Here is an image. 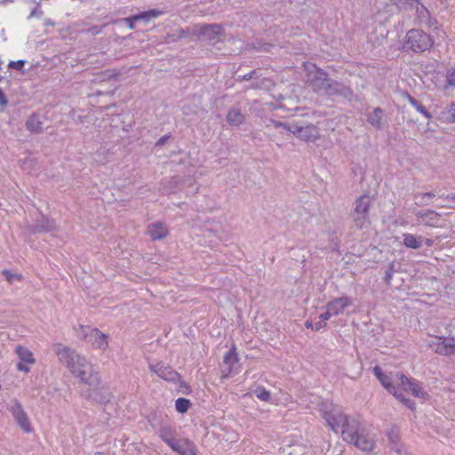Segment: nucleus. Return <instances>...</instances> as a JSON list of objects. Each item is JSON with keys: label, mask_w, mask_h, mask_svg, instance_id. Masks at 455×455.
I'll list each match as a JSON object with an SVG mask.
<instances>
[{"label": "nucleus", "mask_w": 455, "mask_h": 455, "mask_svg": "<svg viewBox=\"0 0 455 455\" xmlns=\"http://www.w3.org/2000/svg\"><path fill=\"white\" fill-rule=\"evenodd\" d=\"M388 439L393 443H395V442H396V440H395L396 436H395V435H393L392 433L388 434Z\"/></svg>", "instance_id": "nucleus-38"}, {"label": "nucleus", "mask_w": 455, "mask_h": 455, "mask_svg": "<svg viewBox=\"0 0 455 455\" xmlns=\"http://www.w3.org/2000/svg\"><path fill=\"white\" fill-rule=\"evenodd\" d=\"M332 316L331 312L327 308L326 312L320 315L321 321L325 323L326 320L330 319Z\"/></svg>", "instance_id": "nucleus-34"}, {"label": "nucleus", "mask_w": 455, "mask_h": 455, "mask_svg": "<svg viewBox=\"0 0 455 455\" xmlns=\"http://www.w3.org/2000/svg\"><path fill=\"white\" fill-rule=\"evenodd\" d=\"M227 119L231 125H238L243 123V116L239 109L233 108L228 113Z\"/></svg>", "instance_id": "nucleus-24"}, {"label": "nucleus", "mask_w": 455, "mask_h": 455, "mask_svg": "<svg viewBox=\"0 0 455 455\" xmlns=\"http://www.w3.org/2000/svg\"><path fill=\"white\" fill-rule=\"evenodd\" d=\"M160 14H161V12L156 10H150V11L144 12L140 14L133 15L132 17L125 19V23L131 29H133L135 27V25H134L135 21L140 20L148 21L151 19H155V18L158 17Z\"/></svg>", "instance_id": "nucleus-16"}, {"label": "nucleus", "mask_w": 455, "mask_h": 455, "mask_svg": "<svg viewBox=\"0 0 455 455\" xmlns=\"http://www.w3.org/2000/svg\"><path fill=\"white\" fill-rule=\"evenodd\" d=\"M400 403L404 404L407 408H409L411 411L415 410V403L411 399L400 395Z\"/></svg>", "instance_id": "nucleus-32"}, {"label": "nucleus", "mask_w": 455, "mask_h": 455, "mask_svg": "<svg viewBox=\"0 0 455 455\" xmlns=\"http://www.w3.org/2000/svg\"><path fill=\"white\" fill-rule=\"evenodd\" d=\"M435 352L440 355H449L455 353V341L453 339L441 338L435 346Z\"/></svg>", "instance_id": "nucleus-17"}, {"label": "nucleus", "mask_w": 455, "mask_h": 455, "mask_svg": "<svg viewBox=\"0 0 455 455\" xmlns=\"http://www.w3.org/2000/svg\"><path fill=\"white\" fill-rule=\"evenodd\" d=\"M190 405H191L190 401L188 399L183 398V397L178 398L175 402V408H176L177 411H179L180 413L187 412L188 410L189 409Z\"/></svg>", "instance_id": "nucleus-26"}, {"label": "nucleus", "mask_w": 455, "mask_h": 455, "mask_svg": "<svg viewBox=\"0 0 455 455\" xmlns=\"http://www.w3.org/2000/svg\"><path fill=\"white\" fill-rule=\"evenodd\" d=\"M351 305L352 301L348 297H341L330 301L327 304V308L331 312L332 315H338Z\"/></svg>", "instance_id": "nucleus-12"}, {"label": "nucleus", "mask_w": 455, "mask_h": 455, "mask_svg": "<svg viewBox=\"0 0 455 455\" xmlns=\"http://www.w3.org/2000/svg\"><path fill=\"white\" fill-rule=\"evenodd\" d=\"M443 115L447 122H455V101L449 105L447 112H443Z\"/></svg>", "instance_id": "nucleus-28"}, {"label": "nucleus", "mask_w": 455, "mask_h": 455, "mask_svg": "<svg viewBox=\"0 0 455 455\" xmlns=\"http://www.w3.org/2000/svg\"><path fill=\"white\" fill-rule=\"evenodd\" d=\"M28 130L33 132H37L42 130V123L39 121L37 116H31L26 123Z\"/></svg>", "instance_id": "nucleus-25"}, {"label": "nucleus", "mask_w": 455, "mask_h": 455, "mask_svg": "<svg viewBox=\"0 0 455 455\" xmlns=\"http://www.w3.org/2000/svg\"><path fill=\"white\" fill-rule=\"evenodd\" d=\"M371 202L369 196L363 195L355 203L354 220L359 228H362L367 220Z\"/></svg>", "instance_id": "nucleus-5"}, {"label": "nucleus", "mask_w": 455, "mask_h": 455, "mask_svg": "<svg viewBox=\"0 0 455 455\" xmlns=\"http://www.w3.org/2000/svg\"><path fill=\"white\" fill-rule=\"evenodd\" d=\"M256 395L260 401L268 402L270 399V392L265 387H259L256 391Z\"/></svg>", "instance_id": "nucleus-29"}, {"label": "nucleus", "mask_w": 455, "mask_h": 455, "mask_svg": "<svg viewBox=\"0 0 455 455\" xmlns=\"http://www.w3.org/2000/svg\"><path fill=\"white\" fill-rule=\"evenodd\" d=\"M305 326H306L307 329H312V330H314V331H315V326H314V324H313L311 322H309V321H307V322L305 323Z\"/></svg>", "instance_id": "nucleus-39"}, {"label": "nucleus", "mask_w": 455, "mask_h": 455, "mask_svg": "<svg viewBox=\"0 0 455 455\" xmlns=\"http://www.w3.org/2000/svg\"><path fill=\"white\" fill-rule=\"evenodd\" d=\"M400 387H402L403 390L411 393L415 397L422 400H427L429 397L427 392L422 387L421 383L415 379L400 375Z\"/></svg>", "instance_id": "nucleus-4"}, {"label": "nucleus", "mask_w": 455, "mask_h": 455, "mask_svg": "<svg viewBox=\"0 0 455 455\" xmlns=\"http://www.w3.org/2000/svg\"><path fill=\"white\" fill-rule=\"evenodd\" d=\"M425 243L427 246H431L433 244V240L431 239H426Z\"/></svg>", "instance_id": "nucleus-40"}, {"label": "nucleus", "mask_w": 455, "mask_h": 455, "mask_svg": "<svg viewBox=\"0 0 455 455\" xmlns=\"http://www.w3.org/2000/svg\"><path fill=\"white\" fill-rule=\"evenodd\" d=\"M149 369L158 377L166 381L174 382L180 378V375L176 371H174L170 365L164 364L163 363L150 364Z\"/></svg>", "instance_id": "nucleus-8"}, {"label": "nucleus", "mask_w": 455, "mask_h": 455, "mask_svg": "<svg viewBox=\"0 0 455 455\" xmlns=\"http://www.w3.org/2000/svg\"><path fill=\"white\" fill-rule=\"evenodd\" d=\"M168 444L173 451L180 455H196V448L195 444L188 439H181L177 441H168Z\"/></svg>", "instance_id": "nucleus-9"}, {"label": "nucleus", "mask_w": 455, "mask_h": 455, "mask_svg": "<svg viewBox=\"0 0 455 455\" xmlns=\"http://www.w3.org/2000/svg\"><path fill=\"white\" fill-rule=\"evenodd\" d=\"M394 272H395V271H394V269H393V268H391V270H390V271H387V273H386V275H385V277H384V279H385V281H386V283H389L390 280H391V279H392V277H393Z\"/></svg>", "instance_id": "nucleus-35"}, {"label": "nucleus", "mask_w": 455, "mask_h": 455, "mask_svg": "<svg viewBox=\"0 0 455 455\" xmlns=\"http://www.w3.org/2000/svg\"><path fill=\"white\" fill-rule=\"evenodd\" d=\"M15 352L20 359V362L17 364V369L28 373L30 371V367L36 363L33 353L23 346H17Z\"/></svg>", "instance_id": "nucleus-6"}, {"label": "nucleus", "mask_w": 455, "mask_h": 455, "mask_svg": "<svg viewBox=\"0 0 455 455\" xmlns=\"http://www.w3.org/2000/svg\"><path fill=\"white\" fill-rule=\"evenodd\" d=\"M314 326H315V331H317L325 326V323L320 321V322H317Z\"/></svg>", "instance_id": "nucleus-37"}, {"label": "nucleus", "mask_w": 455, "mask_h": 455, "mask_svg": "<svg viewBox=\"0 0 455 455\" xmlns=\"http://www.w3.org/2000/svg\"><path fill=\"white\" fill-rule=\"evenodd\" d=\"M90 336L92 339L93 346L97 348L105 350L108 347V336L100 331L98 329H92Z\"/></svg>", "instance_id": "nucleus-19"}, {"label": "nucleus", "mask_w": 455, "mask_h": 455, "mask_svg": "<svg viewBox=\"0 0 455 455\" xmlns=\"http://www.w3.org/2000/svg\"><path fill=\"white\" fill-rule=\"evenodd\" d=\"M239 361L236 352V347L232 345L229 351L225 354L223 362L228 365L227 373L223 374L222 378H228L233 373V368Z\"/></svg>", "instance_id": "nucleus-14"}, {"label": "nucleus", "mask_w": 455, "mask_h": 455, "mask_svg": "<svg viewBox=\"0 0 455 455\" xmlns=\"http://www.w3.org/2000/svg\"><path fill=\"white\" fill-rule=\"evenodd\" d=\"M148 232L153 240L163 239L168 235L166 227L159 222L149 225Z\"/></svg>", "instance_id": "nucleus-18"}, {"label": "nucleus", "mask_w": 455, "mask_h": 455, "mask_svg": "<svg viewBox=\"0 0 455 455\" xmlns=\"http://www.w3.org/2000/svg\"><path fill=\"white\" fill-rule=\"evenodd\" d=\"M400 4H403L404 9H415L421 21L427 22L429 20L428 10L419 0H400Z\"/></svg>", "instance_id": "nucleus-11"}, {"label": "nucleus", "mask_w": 455, "mask_h": 455, "mask_svg": "<svg viewBox=\"0 0 455 455\" xmlns=\"http://www.w3.org/2000/svg\"><path fill=\"white\" fill-rule=\"evenodd\" d=\"M417 217L420 218L422 222L430 227H440L441 218L440 214L435 211L419 212Z\"/></svg>", "instance_id": "nucleus-15"}, {"label": "nucleus", "mask_w": 455, "mask_h": 455, "mask_svg": "<svg viewBox=\"0 0 455 455\" xmlns=\"http://www.w3.org/2000/svg\"><path fill=\"white\" fill-rule=\"evenodd\" d=\"M435 196L436 193L435 191L426 193H416L413 196V200L417 205L425 206L429 205Z\"/></svg>", "instance_id": "nucleus-22"}, {"label": "nucleus", "mask_w": 455, "mask_h": 455, "mask_svg": "<svg viewBox=\"0 0 455 455\" xmlns=\"http://www.w3.org/2000/svg\"><path fill=\"white\" fill-rule=\"evenodd\" d=\"M294 133H296L299 139L306 141H315L319 136V131L317 127L314 125L299 127L294 132Z\"/></svg>", "instance_id": "nucleus-13"}, {"label": "nucleus", "mask_w": 455, "mask_h": 455, "mask_svg": "<svg viewBox=\"0 0 455 455\" xmlns=\"http://www.w3.org/2000/svg\"><path fill=\"white\" fill-rule=\"evenodd\" d=\"M320 411L333 432L338 433L340 430L345 442L363 451H371L373 449L374 439L361 427L357 419L349 418L339 406L332 403H323Z\"/></svg>", "instance_id": "nucleus-1"}, {"label": "nucleus", "mask_w": 455, "mask_h": 455, "mask_svg": "<svg viewBox=\"0 0 455 455\" xmlns=\"http://www.w3.org/2000/svg\"><path fill=\"white\" fill-rule=\"evenodd\" d=\"M201 33L208 39H215L223 34V28L220 25H205L202 28Z\"/></svg>", "instance_id": "nucleus-23"}, {"label": "nucleus", "mask_w": 455, "mask_h": 455, "mask_svg": "<svg viewBox=\"0 0 455 455\" xmlns=\"http://www.w3.org/2000/svg\"><path fill=\"white\" fill-rule=\"evenodd\" d=\"M403 244L407 248L411 249H419L422 247L424 243V238L420 235H415L412 234H403Z\"/></svg>", "instance_id": "nucleus-20"}, {"label": "nucleus", "mask_w": 455, "mask_h": 455, "mask_svg": "<svg viewBox=\"0 0 455 455\" xmlns=\"http://www.w3.org/2000/svg\"><path fill=\"white\" fill-rule=\"evenodd\" d=\"M382 117V110L376 108L373 113L369 116L368 121L374 126H379L380 119Z\"/></svg>", "instance_id": "nucleus-27"}, {"label": "nucleus", "mask_w": 455, "mask_h": 455, "mask_svg": "<svg viewBox=\"0 0 455 455\" xmlns=\"http://www.w3.org/2000/svg\"><path fill=\"white\" fill-rule=\"evenodd\" d=\"M4 275L6 276L7 280H8V282H9L10 283H12V281H13V278H14V277H15V278H17L18 280H20V279H21V276H20V275H12L10 271H8V270H4Z\"/></svg>", "instance_id": "nucleus-33"}, {"label": "nucleus", "mask_w": 455, "mask_h": 455, "mask_svg": "<svg viewBox=\"0 0 455 455\" xmlns=\"http://www.w3.org/2000/svg\"><path fill=\"white\" fill-rule=\"evenodd\" d=\"M59 360L68 366L72 374L90 386L100 384V377L92 369V364L83 356L61 344L54 345Z\"/></svg>", "instance_id": "nucleus-2"}, {"label": "nucleus", "mask_w": 455, "mask_h": 455, "mask_svg": "<svg viewBox=\"0 0 455 455\" xmlns=\"http://www.w3.org/2000/svg\"><path fill=\"white\" fill-rule=\"evenodd\" d=\"M11 412L15 419V421L19 427L26 433L33 431L27 413L22 409L21 404L19 402H15L11 408Z\"/></svg>", "instance_id": "nucleus-7"}, {"label": "nucleus", "mask_w": 455, "mask_h": 455, "mask_svg": "<svg viewBox=\"0 0 455 455\" xmlns=\"http://www.w3.org/2000/svg\"><path fill=\"white\" fill-rule=\"evenodd\" d=\"M163 141H164V139H161L160 140H158L157 144H160V143L162 144Z\"/></svg>", "instance_id": "nucleus-41"}, {"label": "nucleus", "mask_w": 455, "mask_h": 455, "mask_svg": "<svg viewBox=\"0 0 455 455\" xmlns=\"http://www.w3.org/2000/svg\"><path fill=\"white\" fill-rule=\"evenodd\" d=\"M373 373L378 379V380L380 382L382 387L391 395L394 396L397 395L396 387L392 381V378L390 375L384 373L381 370V368L378 365H376L373 368Z\"/></svg>", "instance_id": "nucleus-10"}, {"label": "nucleus", "mask_w": 455, "mask_h": 455, "mask_svg": "<svg viewBox=\"0 0 455 455\" xmlns=\"http://www.w3.org/2000/svg\"><path fill=\"white\" fill-rule=\"evenodd\" d=\"M24 65H25V60H16V61H14V60L10 61L8 64V67L10 68L21 70L23 68Z\"/></svg>", "instance_id": "nucleus-31"}, {"label": "nucleus", "mask_w": 455, "mask_h": 455, "mask_svg": "<svg viewBox=\"0 0 455 455\" xmlns=\"http://www.w3.org/2000/svg\"><path fill=\"white\" fill-rule=\"evenodd\" d=\"M0 103L2 105H6V103H7L5 95L1 89H0Z\"/></svg>", "instance_id": "nucleus-36"}, {"label": "nucleus", "mask_w": 455, "mask_h": 455, "mask_svg": "<svg viewBox=\"0 0 455 455\" xmlns=\"http://www.w3.org/2000/svg\"><path fill=\"white\" fill-rule=\"evenodd\" d=\"M431 36L420 29H411L406 35L403 49L411 50L414 52H423L433 44Z\"/></svg>", "instance_id": "nucleus-3"}, {"label": "nucleus", "mask_w": 455, "mask_h": 455, "mask_svg": "<svg viewBox=\"0 0 455 455\" xmlns=\"http://www.w3.org/2000/svg\"><path fill=\"white\" fill-rule=\"evenodd\" d=\"M401 97L408 100L410 104L419 113L423 114L427 119H430L432 117L431 114L426 109V108L419 101L411 97L407 92H402Z\"/></svg>", "instance_id": "nucleus-21"}, {"label": "nucleus", "mask_w": 455, "mask_h": 455, "mask_svg": "<svg viewBox=\"0 0 455 455\" xmlns=\"http://www.w3.org/2000/svg\"><path fill=\"white\" fill-rule=\"evenodd\" d=\"M446 81L448 85L455 86V68H450L447 71Z\"/></svg>", "instance_id": "nucleus-30"}]
</instances>
